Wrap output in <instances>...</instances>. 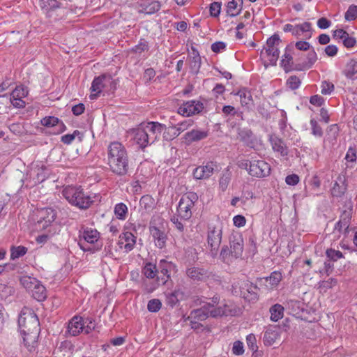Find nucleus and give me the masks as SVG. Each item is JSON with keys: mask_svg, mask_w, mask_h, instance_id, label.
I'll use <instances>...</instances> for the list:
<instances>
[{"mask_svg": "<svg viewBox=\"0 0 357 357\" xmlns=\"http://www.w3.org/2000/svg\"><path fill=\"white\" fill-rule=\"evenodd\" d=\"M107 165L110 170L118 176L126 175L129 169V158L125 146L114 142L107 147Z\"/></svg>", "mask_w": 357, "mask_h": 357, "instance_id": "f257e3e1", "label": "nucleus"}, {"mask_svg": "<svg viewBox=\"0 0 357 357\" xmlns=\"http://www.w3.org/2000/svg\"><path fill=\"white\" fill-rule=\"evenodd\" d=\"M165 128L164 124L158 122L142 123L132 131L133 140L142 149L153 144Z\"/></svg>", "mask_w": 357, "mask_h": 357, "instance_id": "f03ea898", "label": "nucleus"}, {"mask_svg": "<svg viewBox=\"0 0 357 357\" xmlns=\"http://www.w3.org/2000/svg\"><path fill=\"white\" fill-rule=\"evenodd\" d=\"M220 296L215 295L211 298V302L206 303L201 308L191 311L188 319L194 321H202L206 319L208 316L212 317L227 316L229 314L230 310L227 304L224 303L222 305L215 307L220 303Z\"/></svg>", "mask_w": 357, "mask_h": 357, "instance_id": "7ed1b4c3", "label": "nucleus"}, {"mask_svg": "<svg viewBox=\"0 0 357 357\" xmlns=\"http://www.w3.org/2000/svg\"><path fill=\"white\" fill-rule=\"evenodd\" d=\"M62 195L71 205L80 209L89 208L94 202L93 197L85 192L80 186H66Z\"/></svg>", "mask_w": 357, "mask_h": 357, "instance_id": "20e7f679", "label": "nucleus"}, {"mask_svg": "<svg viewBox=\"0 0 357 357\" xmlns=\"http://www.w3.org/2000/svg\"><path fill=\"white\" fill-rule=\"evenodd\" d=\"M280 38L278 34H274L270 37L266 44L261 52V56L264 61V66H276L280 55L279 46Z\"/></svg>", "mask_w": 357, "mask_h": 357, "instance_id": "39448f33", "label": "nucleus"}, {"mask_svg": "<svg viewBox=\"0 0 357 357\" xmlns=\"http://www.w3.org/2000/svg\"><path fill=\"white\" fill-rule=\"evenodd\" d=\"M230 249L222 248L220 257L227 263L241 257L243 251V239L241 234H233L229 238Z\"/></svg>", "mask_w": 357, "mask_h": 357, "instance_id": "423d86ee", "label": "nucleus"}, {"mask_svg": "<svg viewBox=\"0 0 357 357\" xmlns=\"http://www.w3.org/2000/svg\"><path fill=\"white\" fill-rule=\"evenodd\" d=\"M18 326L20 333L40 331V324L34 311L29 307H24L19 315Z\"/></svg>", "mask_w": 357, "mask_h": 357, "instance_id": "0eeeda50", "label": "nucleus"}, {"mask_svg": "<svg viewBox=\"0 0 357 357\" xmlns=\"http://www.w3.org/2000/svg\"><path fill=\"white\" fill-rule=\"evenodd\" d=\"M242 169L248 170V174L257 178H264L271 174V165L264 160L242 161L239 165Z\"/></svg>", "mask_w": 357, "mask_h": 357, "instance_id": "6e6552de", "label": "nucleus"}, {"mask_svg": "<svg viewBox=\"0 0 357 357\" xmlns=\"http://www.w3.org/2000/svg\"><path fill=\"white\" fill-rule=\"evenodd\" d=\"M257 286L248 280H238L232 284V293L243 297L248 301H253L257 298Z\"/></svg>", "mask_w": 357, "mask_h": 357, "instance_id": "1a4fd4ad", "label": "nucleus"}, {"mask_svg": "<svg viewBox=\"0 0 357 357\" xmlns=\"http://www.w3.org/2000/svg\"><path fill=\"white\" fill-rule=\"evenodd\" d=\"M116 89L114 80L109 75H102L94 78L92 82L91 90V94L90 99L94 100L98 98L102 91H114Z\"/></svg>", "mask_w": 357, "mask_h": 357, "instance_id": "9d476101", "label": "nucleus"}, {"mask_svg": "<svg viewBox=\"0 0 357 357\" xmlns=\"http://www.w3.org/2000/svg\"><path fill=\"white\" fill-rule=\"evenodd\" d=\"M197 200L198 195L194 192H188L184 194L181 197L177 207L178 216L185 220L190 219L192 214V209Z\"/></svg>", "mask_w": 357, "mask_h": 357, "instance_id": "9b49d317", "label": "nucleus"}, {"mask_svg": "<svg viewBox=\"0 0 357 357\" xmlns=\"http://www.w3.org/2000/svg\"><path fill=\"white\" fill-rule=\"evenodd\" d=\"M222 236V227L220 223L210 224L207 229V245L213 255H216L219 250Z\"/></svg>", "mask_w": 357, "mask_h": 357, "instance_id": "f8f14e48", "label": "nucleus"}, {"mask_svg": "<svg viewBox=\"0 0 357 357\" xmlns=\"http://www.w3.org/2000/svg\"><path fill=\"white\" fill-rule=\"evenodd\" d=\"M159 268L160 276H158L156 278V282L152 285L146 286V290L147 292L151 293L155 290L160 284H165L168 279L170 278V273L175 269V265L170 261H167L165 259H162L159 263Z\"/></svg>", "mask_w": 357, "mask_h": 357, "instance_id": "ddd939ff", "label": "nucleus"}, {"mask_svg": "<svg viewBox=\"0 0 357 357\" xmlns=\"http://www.w3.org/2000/svg\"><path fill=\"white\" fill-rule=\"evenodd\" d=\"M282 29L284 32H290L293 36L297 38H303L305 40L311 38L313 33L312 24L309 22L298 24H286Z\"/></svg>", "mask_w": 357, "mask_h": 357, "instance_id": "4468645a", "label": "nucleus"}, {"mask_svg": "<svg viewBox=\"0 0 357 357\" xmlns=\"http://www.w3.org/2000/svg\"><path fill=\"white\" fill-rule=\"evenodd\" d=\"M56 213L52 208H43L37 211L38 220L36 227L38 229H45L54 221Z\"/></svg>", "mask_w": 357, "mask_h": 357, "instance_id": "2eb2a0df", "label": "nucleus"}, {"mask_svg": "<svg viewBox=\"0 0 357 357\" xmlns=\"http://www.w3.org/2000/svg\"><path fill=\"white\" fill-rule=\"evenodd\" d=\"M99 238L100 234L96 229L89 227L82 228L79 231V245L83 251H88L89 248H86L84 243L93 244L98 241Z\"/></svg>", "mask_w": 357, "mask_h": 357, "instance_id": "dca6fc26", "label": "nucleus"}, {"mask_svg": "<svg viewBox=\"0 0 357 357\" xmlns=\"http://www.w3.org/2000/svg\"><path fill=\"white\" fill-rule=\"evenodd\" d=\"M203 108V104L201 102L189 100L181 105L178 108V113L182 116H190L199 114Z\"/></svg>", "mask_w": 357, "mask_h": 357, "instance_id": "f3484780", "label": "nucleus"}, {"mask_svg": "<svg viewBox=\"0 0 357 357\" xmlns=\"http://www.w3.org/2000/svg\"><path fill=\"white\" fill-rule=\"evenodd\" d=\"M136 244V237L130 231H125L119 236L118 245L126 253L133 250Z\"/></svg>", "mask_w": 357, "mask_h": 357, "instance_id": "a211bd4d", "label": "nucleus"}, {"mask_svg": "<svg viewBox=\"0 0 357 357\" xmlns=\"http://www.w3.org/2000/svg\"><path fill=\"white\" fill-rule=\"evenodd\" d=\"M149 231L153 238L155 245L160 249L164 248L166 246V243L168 238L165 229L151 225L149 227Z\"/></svg>", "mask_w": 357, "mask_h": 357, "instance_id": "6ab92c4d", "label": "nucleus"}, {"mask_svg": "<svg viewBox=\"0 0 357 357\" xmlns=\"http://www.w3.org/2000/svg\"><path fill=\"white\" fill-rule=\"evenodd\" d=\"M28 94L27 89L23 86H17L10 94V102L13 105L17 108H23L25 107V102L23 98Z\"/></svg>", "mask_w": 357, "mask_h": 357, "instance_id": "aec40b11", "label": "nucleus"}, {"mask_svg": "<svg viewBox=\"0 0 357 357\" xmlns=\"http://www.w3.org/2000/svg\"><path fill=\"white\" fill-rule=\"evenodd\" d=\"M215 167L216 165L213 162H208L206 165L199 166L194 169L193 176L199 180L208 178L213 174Z\"/></svg>", "mask_w": 357, "mask_h": 357, "instance_id": "412c9836", "label": "nucleus"}, {"mask_svg": "<svg viewBox=\"0 0 357 357\" xmlns=\"http://www.w3.org/2000/svg\"><path fill=\"white\" fill-rule=\"evenodd\" d=\"M85 323L82 317L75 316L68 322V333L72 336H77L84 331Z\"/></svg>", "mask_w": 357, "mask_h": 357, "instance_id": "4be33fe9", "label": "nucleus"}, {"mask_svg": "<svg viewBox=\"0 0 357 357\" xmlns=\"http://www.w3.org/2000/svg\"><path fill=\"white\" fill-rule=\"evenodd\" d=\"M41 124L47 128H55L54 133L63 132L66 129L63 122L55 116H46L41 120Z\"/></svg>", "mask_w": 357, "mask_h": 357, "instance_id": "5701e85b", "label": "nucleus"}, {"mask_svg": "<svg viewBox=\"0 0 357 357\" xmlns=\"http://www.w3.org/2000/svg\"><path fill=\"white\" fill-rule=\"evenodd\" d=\"M282 278V276L280 272L274 271L269 277L261 279V282L266 290L271 291L278 286Z\"/></svg>", "mask_w": 357, "mask_h": 357, "instance_id": "b1692460", "label": "nucleus"}, {"mask_svg": "<svg viewBox=\"0 0 357 357\" xmlns=\"http://www.w3.org/2000/svg\"><path fill=\"white\" fill-rule=\"evenodd\" d=\"M234 95L239 96L240 102L243 107L249 109L254 105L251 91L248 89L241 88L237 92L234 93Z\"/></svg>", "mask_w": 357, "mask_h": 357, "instance_id": "393cba45", "label": "nucleus"}, {"mask_svg": "<svg viewBox=\"0 0 357 357\" xmlns=\"http://www.w3.org/2000/svg\"><path fill=\"white\" fill-rule=\"evenodd\" d=\"M347 190L346 176L340 174L337 176L331 188V194L334 197H341Z\"/></svg>", "mask_w": 357, "mask_h": 357, "instance_id": "a878e982", "label": "nucleus"}, {"mask_svg": "<svg viewBox=\"0 0 357 357\" xmlns=\"http://www.w3.org/2000/svg\"><path fill=\"white\" fill-rule=\"evenodd\" d=\"M40 331H27V333H21L23 338L24 345L26 349L31 351L37 345V340Z\"/></svg>", "mask_w": 357, "mask_h": 357, "instance_id": "bb28decb", "label": "nucleus"}, {"mask_svg": "<svg viewBox=\"0 0 357 357\" xmlns=\"http://www.w3.org/2000/svg\"><path fill=\"white\" fill-rule=\"evenodd\" d=\"M269 141L274 152L279 153L281 156H287L288 155L287 146L280 138L276 135H271Z\"/></svg>", "mask_w": 357, "mask_h": 357, "instance_id": "cd10ccee", "label": "nucleus"}, {"mask_svg": "<svg viewBox=\"0 0 357 357\" xmlns=\"http://www.w3.org/2000/svg\"><path fill=\"white\" fill-rule=\"evenodd\" d=\"M208 135V131L202 129H192L186 132L184 139L188 144L206 139Z\"/></svg>", "mask_w": 357, "mask_h": 357, "instance_id": "c85d7f7f", "label": "nucleus"}, {"mask_svg": "<svg viewBox=\"0 0 357 357\" xmlns=\"http://www.w3.org/2000/svg\"><path fill=\"white\" fill-rule=\"evenodd\" d=\"M351 218V212L344 211L340 217L339 221L335 224V230L338 231L340 233L347 232L350 225Z\"/></svg>", "mask_w": 357, "mask_h": 357, "instance_id": "c756f323", "label": "nucleus"}, {"mask_svg": "<svg viewBox=\"0 0 357 357\" xmlns=\"http://www.w3.org/2000/svg\"><path fill=\"white\" fill-rule=\"evenodd\" d=\"M187 275L195 281H204L208 278L206 270L199 267H191L186 271Z\"/></svg>", "mask_w": 357, "mask_h": 357, "instance_id": "7c9ffc66", "label": "nucleus"}, {"mask_svg": "<svg viewBox=\"0 0 357 357\" xmlns=\"http://www.w3.org/2000/svg\"><path fill=\"white\" fill-rule=\"evenodd\" d=\"M243 0H231L226 6V13L230 17H236L242 10Z\"/></svg>", "mask_w": 357, "mask_h": 357, "instance_id": "2f4dec72", "label": "nucleus"}, {"mask_svg": "<svg viewBox=\"0 0 357 357\" xmlns=\"http://www.w3.org/2000/svg\"><path fill=\"white\" fill-rule=\"evenodd\" d=\"M160 3L158 1H152L151 2L144 3L139 6L138 12L151 15L158 12L160 9Z\"/></svg>", "mask_w": 357, "mask_h": 357, "instance_id": "473e14b6", "label": "nucleus"}, {"mask_svg": "<svg viewBox=\"0 0 357 357\" xmlns=\"http://www.w3.org/2000/svg\"><path fill=\"white\" fill-rule=\"evenodd\" d=\"M342 73L347 79H357V59H350L346 63Z\"/></svg>", "mask_w": 357, "mask_h": 357, "instance_id": "72a5a7b5", "label": "nucleus"}, {"mask_svg": "<svg viewBox=\"0 0 357 357\" xmlns=\"http://www.w3.org/2000/svg\"><path fill=\"white\" fill-rule=\"evenodd\" d=\"M39 6L46 15L50 16V12L59 8L61 3L56 0H39Z\"/></svg>", "mask_w": 357, "mask_h": 357, "instance_id": "f704fd0d", "label": "nucleus"}, {"mask_svg": "<svg viewBox=\"0 0 357 357\" xmlns=\"http://www.w3.org/2000/svg\"><path fill=\"white\" fill-rule=\"evenodd\" d=\"M183 293L179 289H175L174 291L166 294V303L167 305L173 307L177 305L180 300L183 299Z\"/></svg>", "mask_w": 357, "mask_h": 357, "instance_id": "c9c22d12", "label": "nucleus"}, {"mask_svg": "<svg viewBox=\"0 0 357 357\" xmlns=\"http://www.w3.org/2000/svg\"><path fill=\"white\" fill-rule=\"evenodd\" d=\"M291 47L288 45L286 49L284 54L282 56L280 65L283 68L285 72H289L292 69L293 66V57L291 55Z\"/></svg>", "mask_w": 357, "mask_h": 357, "instance_id": "e433bc0d", "label": "nucleus"}, {"mask_svg": "<svg viewBox=\"0 0 357 357\" xmlns=\"http://www.w3.org/2000/svg\"><path fill=\"white\" fill-rule=\"evenodd\" d=\"M155 206V199L149 195H144L139 200L140 208L146 212L151 211Z\"/></svg>", "mask_w": 357, "mask_h": 357, "instance_id": "4c0bfd02", "label": "nucleus"}, {"mask_svg": "<svg viewBox=\"0 0 357 357\" xmlns=\"http://www.w3.org/2000/svg\"><path fill=\"white\" fill-rule=\"evenodd\" d=\"M30 291L32 296L38 301H42L46 298L45 288L38 280Z\"/></svg>", "mask_w": 357, "mask_h": 357, "instance_id": "58836bf2", "label": "nucleus"}, {"mask_svg": "<svg viewBox=\"0 0 357 357\" xmlns=\"http://www.w3.org/2000/svg\"><path fill=\"white\" fill-rule=\"evenodd\" d=\"M159 273L155 264L149 262L146 263L142 268V273L149 279L157 278V274Z\"/></svg>", "mask_w": 357, "mask_h": 357, "instance_id": "ea45409f", "label": "nucleus"}, {"mask_svg": "<svg viewBox=\"0 0 357 357\" xmlns=\"http://www.w3.org/2000/svg\"><path fill=\"white\" fill-rule=\"evenodd\" d=\"M284 307L280 304H275L270 308L271 320L278 321L284 316Z\"/></svg>", "mask_w": 357, "mask_h": 357, "instance_id": "a19ab883", "label": "nucleus"}, {"mask_svg": "<svg viewBox=\"0 0 357 357\" xmlns=\"http://www.w3.org/2000/svg\"><path fill=\"white\" fill-rule=\"evenodd\" d=\"M114 212L118 220H125L128 213V208L125 204L118 203L114 206Z\"/></svg>", "mask_w": 357, "mask_h": 357, "instance_id": "79ce46f5", "label": "nucleus"}, {"mask_svg": "<svg viewBox=\"0 0 357 357\" xmlns=\"http://www.w3.org/2000/svg\"><path fill=\"white\" fill-rule=\"evenodd\" d=\"M27 250V248L22 245L12 246L10 248V259L12 260L18 259L26 255Z\"/></svg>", "mask_w": 357, "mask_h": 357, "instance_id": "37998d69", "label": "nucleus"}, {"mask_svg": "<svg viewBox=\"0 0 357 357\" xmlns=\"http://www.w3.org/2000/svg\"><path fill=\"white\" fill-rule=\"evenodd\" d=\"M231 172L227 170L223 172L219 180V189L222 192L226 191L231 181Z\"/></svg>", "mask_w": 357, "mask_h": 357, "instance_id": "c03bdc74", "label": "nucleus"}, {"mask_svg": "<svg viewBox=\"0 0 357 357\" xmlns=\"http://www.w3.org/2000/svg\"><path fill=\"white\" fill-rule=\"evenodd\" d=\"M33 172L36 174V178H34L36 183H41L47 178V168L44 165L35 168Z\"/></svg>", "mask_w": 357, "mask_h": 357, "instance_id": "a18cd8bd", "label": "nucleus"}, {"mask_svg": "<svg viewBox=\"0 0 357 357\" xmlns=\"http://www.w3.org/2000/svg\"><path fill=\"white\" fill-rule=\"evenodd\" d=\"M337 284L335 278H331L327 280L321 281L319 283V288L326 292L328 289L333 288Z\"/></svg>", "mask_w": 357, "mask_h": 357, "instance_id": "49530a36", "label": "nucleus"}, {"mask_svg": "<svg viewBox=\"0 0 357 357\" xmlns=\"http://www.w3.org/2000/svg\"><path fill=\"white\" fill-rule=\"evenodd\" d=\"M311 126V133L316 137H321L323 136V130L318 122L312 119L310 121Z\"/></svg>", "mask_w": 357, "mask_h": 357, "instance_id": "de8ad7c7", "label": "nucleus"}, {"mask_svg": "<svg viewBox=\"0 0 357 357\" xmlns=\"http://www.w3.org/2000/svg\"><path fill=\"white\" fill-rule=\"evenodd\" d=\"M38 280L33 278L25 276L22 277L20 279L21 284L26 288L28 291H31L34 285L37 283Z\"/></svg>", "mask_w": 357, "mask_h": 357, "instance_id": "09e8293b", "label": "nucleus"}, {"mask_svg": "<svg viewBox=\"0 0 357 357\" xmlns=\"http://www.w3.org/2000/svg\"><path fill=\"white\" fill-rule=\"evenodd\" d=\"M326 255L327 258L333 261H336L340 259L344 258V255L340 251L332 248L326 250Z\"/></svg>", "mask_w": 357, "mask_h": 357, "instance_id": "8fccbe9b", "label": "nucleus"}, {"mask_svg": "<svg viewBox=\"0 0 357 357\" xmlns=\"http://www.w3.org/2000/svg\"><path fill=\"white\" fill-rule=\"evenodd\" d=\"M301 81L300 78L296 75L290 76L286 82L287 86L292 90L298 89L301 86Z\"/></svg>", "mask_w": 357, "mask_h": 357, "instance_id": "3c124183", "label": "nucleus"}, {"mask_svg": "<svg viewBox=\"0 0 357 357\" xmlns=\"http://www.w3.org/2000/svg\"><path fill=\"white\" fill-rule=\"evenodd\" d=\"M162 307V303L159 299H151L148 302L147 309L149 312H157Z\"/></svg>", "mask_w": 357, "mask_h": 357, "instance_id": "603ef678", "label": "nucleus"}, {"mask_svg": "<svg viewBox=\"0 0 357 357\" xmlns=\"http://www.w3.org/2000/svg\"><path fill=\"white\" fill-rule=\"evenodd\" d=\"M344 17L347 21L354 20L357 17V6H350L345 13Z\"/></svg>", "mask_w": 357, "mask_h": 357, "instance_id": "864d4df0", "label": "nucleus"}, {"mask_svg": "<svg viewBox=\"0 0 357 357\" xmlns=\"http://www.w3.org/2000/svg\"><path fill=\"white\" fill-rule=\"evenodd\" d=\"M334 84L328 81L321 82V93L324 95H330L334 90Z\"/></svg>", "mask_w": 357, "mask_h": 357, "instance_id": "5fc2aeb1", "label": "nucleus"}, {"mask_svg": "<svg viewBox=\"0 0 357 357\" xmlns=\"http://www.w3.org/2000/svg\"><path fill=\"white\" fill-rule=\"evenodd\" d=\"M192 124H193V121L191 119H188V120H185V121L178 123L176 126L175 128L178 132V134H180L181 132L186 130L190 127H191L192 126Z\"/></svg>", "mask_w": 357, "mask_h": 357, "instance_id": "6e6d98bb", "label": "nucleus"}, {"mask_svg": "<svg viewBox=\"0 0 357 357\" xmlns=\"http://www.w3.org/2000/svg\"><path fill=\"white\" fill-rule=\"evenodd\" d=\"M277 338V334L273 331H267L265 332L264 335V341L265 344L268 345L273 344Z\"/></svg>", "mask_w": 357, "mask_h": 357, "instance_id": "4d7b16f0", "label": "nucleus"}, {"mask_svg": "<svg viewBox=\"0 0 357 357\" xmlns=\"http://www.w3.org/2000/svg\"><path fill=\"white\" fill-rule=\"evenodd\" d=\"M317 60V55L316 52L312 50L307 54V61L304 64V66L307 68H311Z\"/></svg>", "mask_w": 357, "mask_h": 357, "instance_id": "13d9d810", "label": "nucleus"}, {"mask_svg": "<svg viewBox=\"0 0 357 357\" xmlns=\"http://www.w3.org/2000/svg\"><path fill=\"white\" fill-rule=\"evenodd\" d=\"M227 44L222 41H218L211 45V50L215 53H220L226 50Z\"/></svg>", "mask_w": 357, "mask_h": 357, "instance_id": "bf43d9fd", "label": "nucleus"}, {"mask_svg": "<svg viewBox=\"0 0 357 357\" xmlns=\"http://www.w3.org/2000/svg\"><path fill=\"white\" fill-rule=\"evenodd\" d=\"M191 68L198 71L201 67V57L198 52H195L190 62Z\"/></svg>", "mask_w": 357, "mask_h": 357, "instance_id": "052dcab7", "label": "nucleus"}, {"mask_svg": "<svg viewBox=\"0 0 357 357\" xmlns=\"http://www.w3.org/2000/svg\"><path fill=\"white\" fill-rule=\"evenodd\" d=\"M221 10V3L215 1L210 5V13L211 16L218 17Z\"/></svg>", "mask_w": 357, "mask_h": 357, "instance_id": "680f3d73", "label": "nucleus"}, {"mask_svg": "<svg viewBox=\"0 0 357 357\" xmlns=\"http://www.w3.org/2000/svg\"><path fill=\"white\" fill-rule=\"evenodd\" d=\"M246 342H247L248 347L252 351H257L258 347L257 345L256 337L253 334H249L248 335H247Z\"/></svg>", "mask_w": 357, "mask_h": 357, "instance_id": "e2e57ef3", "label": "nucleus"}, {"mask_svg": "<svg viewBox=\"0 0 357 357\" xmlns=\"http://www.w3.org/2000/svg\"><path fill=\"white\" fill-rule=\"evenodd\" d=\"M232 352L236 356L242 355L244 353L243 342L241 341L234 342L232 347Z\"/></svg>", "mask_w": 357, "mask_h": 357, "instance_id": "0e129e2a", "label": "nucleus"}, {"mask_svg": "<svg viewBox=\"0 0 357 357\" xmlns=\"http://www.w3.org/2000/svg\"><path fill=\"white\" fill-rule=\"evenodd\" d=\"M79 132L78 130H75L73 134H66L61 137V142L66 144H70L75 139V136L79 135Z\"/></svg>", "mask_w": 357, "mask_h": 357, "instance_id": "69168bd1", "label": "nucleus"}, {"mask_svg": "<svg viewBox=\"0 0 357 357\" xmlns=\"http://www.w3.org/2000/svg\"><path fill=\"white\" fill-rule=\"evenodd\" d=\"M348 35L349 33L342 29L335 30L333 33L334 38L341 40L342 41H343Z\"/></svg>", "mask_w": 357, "mask_h": 357, "instance_id": "338daca9", "label": "nucleus"}, {"mask_svg": "<svg viewBox=\"0 0 357 357\" xmlns=\"http://www.w3.org/2000/svg\"><path fill=\"white\" fill-rule=\"evenodd\" d=\"M234 225L237 227H243L246 223V219L243 215H237L233 218Z\"/></svg>", "mask_w": 357, "mask_h": 357, "instance_id": "774afa93", "label": "nucleus"}]
</instances>
